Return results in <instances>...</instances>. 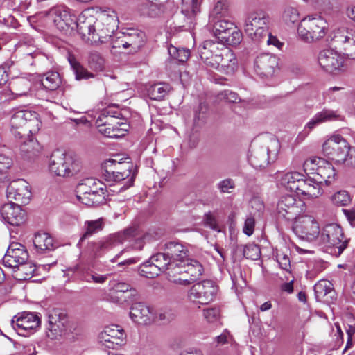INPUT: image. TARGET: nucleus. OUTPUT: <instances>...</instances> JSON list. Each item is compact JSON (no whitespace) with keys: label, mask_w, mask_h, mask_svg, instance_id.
<instances>
[{"label":"nucleus","mask_w":355,"mask_h":355,"mask_svg":"<svg viewBox=\"0 0 355 355\" xmlns=\"http://www.w3.org/2000/svg\"><path fill=\"white\" fill-rule=\"evenodd\" d=\"M118 24L116 12L110 8H87L79 15L76 22L83 38L94 44L108 42Z\"/></svg>","instance_id":"nucleus-1"},{"label":"nucleus","mask_w":355,"mask_h":355,"mask_svg":"<svg viewBox=\"0 0 355 355\" xmlns=\"http://www.w3.org/2000/svg\"><path fill=\"white\" fill-rule=\"evenodd\" d=\"M41 17H46L49 21L53 24L60 31H65L71 27L73 24H76L77 19L75 15L71 13V10L64 5H60L51 8L49 11L42 12L34 16L27 17V24L29 28L37 30V26L35 24Z\"/></svg>","instance_id":"nucleus-2"},{"label":"nucleus","mask_w":355,"mask_h":355,"mask_svg":"<svg viewBox=\"0 0 355 355\" xmlns=\"http://www.w3.org/2000/svg\"><path fill=\"white\" fill-rule=\"evenodd\" d=\"M320 241L336 257L343 252L349 243L342 227L336 223L327 224L322 228Z\"/></svg>","instance_id":"nucleus-3"},{"label":"nucleus","mask_w":355,"mask_h":355,"mask_svg":"<svg viewBox=\"0 0 355 355\" xmlns=\"http://www.w3.org/2000/svg\"><path fill=\"white\" fill-rule=\"evenodd\" d=\"M269 16L263 11L251 12L244 19L243 29L246 34L256 42H262L268 34Z\"/></svg>","instance_id":"nucleus-4"},{"label":"nucleus","mask_w":355,"mask_h":355,"mask_svg":"<svg viewBox=\"0 0 355 355\" xmlns=\"http://www.w3.org/2000/svg\"><path fill=\"white\" fill-rule=\"evenodd\" d=\"M49 166L51 173L62 177L72 176L80 169L78 161L60 150L52 153Z\"/></svg>","instance_id":"nucleus-5"},{"label":"nucleus","mask_w":355,"mask_h":355,"mask_svg":"<svg viewBox=\"0 0 355 355\" xmlns=\"http://www.w3.org/2000/svg\"><path fill=\"white\" fill-rule=\"evenodd\" d=\"M24 120L25 121L24 125L31 136L39 131L41 123L36 112L24 109ZM40 149L41 147L37 141H34L31 137L28 143H24V157H26L28 161H31L38 156Z\"/></svg>","instance_id":"nucleus-6"},{"label":"nucleus","mask_w":355,"mask_h":355,"mask_svg":"<svg viewBox=\"0 0 355 355\" xmlns=\"http://www.w3.org/2000/svg\"><path fill=\"white\" fill-rule=\"evenodd\" d=\"M278 148L279 144L276 139L270 140L265 146H253L248 157L249 162L255 168H265L277 159Z\"/></svg>","instance_id":"nucleus-7"},{"label":"nucleus","mask_w":355,"mask_h":355,"mask_svg":"<svg viewBox=\"0 0 355 355\" xmlns=\"http://www.w3.org/2000/svg\"><path fill=\"white\" fill-rule=\"evenodd\" d=\"M327 23L321 17L304 19L297 28L299 37L304 41L311 42L322 38L327 33Z\"/></svg>","instance_id":"nucleus-8"},{"label":"nucleus","mask_w":355,"mask_h":355,"mask_svg":"<svg viewBox=\"0 0 355 355\" xmlns=\"http://www.w3.org/2000/svg\"><path fill=\"white\" fill-rule=\"evenodd\" d=\"M304 202L293 195L283 196L277 205L279 217L286 220H295L305 209Z\"/></svg>","instance_id":"nucleus-9"},{"label":"nucleus","mask_w":355,"mask_h":355,"mask_svg":"<svg viewBox=\"0 0 355 355\" xmlns=\"http://www.w3.org/2000/svg\"><path fill=\"white\" fill-rule=\"evenodd\" d=\"M22 208L19 203L10 202L5 204L1 209L3 218L12 227L10 229V236L12 239L21 241L22 236Z\"/></svg>","instance_id":"nucleus-10"},{"label":"nucleus","mask_w":355,"mask_h":355,"mask_svg":"<svg viewBox=\"0 0 355 355\" xmlns=\"http://www.w3.org/2000/svg\"><path fill=\"white\" fill-rule=\"evenodd\" d=\"M293 230L301 239L312 241L320 234L318 221L311 216L300 215L293 225Z\"/></svg>","instance_id":"nucleus-11"},{"label":"nucleus","mask_w":355,"mask_h":355,"mask_svg":"<svg viewBox=\"0 0 355 355\" xmlns=\"http://www.w3.org/2000/svg\"><path fill=\"white\" fill-rule=\"evenodd\" d=\"M98 343L105 348L117 349L126 342V334L116 324L105 326L98 336Z\"/></svg>","instance_id":"nucleus-12"},{"label":"nucleus","mask_w":355,"mask_h":355,"mask_svg":"<svg viewBox=\"0 0 355 355\" xmlns=\"http://www.w3.org/2000/svg\"><path fill=\"white\" fill-rule=\"evenodd\" d=\"M322 151L329 158L342 163L349 155V146L340 135H333L323 144Z\"/></svg>","instance_id":"nucleus-13"},{"label":"nucleus","mask_w":355,"mask_h":355,"mask_svg":"<svg viewBox=\"0 0 355 355\" xmlns=\"http://www.w3.org/2000/svg\"><path fill=\"white\" fill-rule=\"evenodd\" d=\"M44 79L37 74H31L28 78H26L24 85L28 87L31 94L36 90L45 88L50 91L55 90L59 87L61 83L60 75L55 71L47 72Z\"/></svg>","instance_id":"nucleus-14"},{"label":"nucleus","mask_w":355,"mask_h":355,"mask_svg":"<svg viewBox=\"0 0 355 355\" xmlns=\"http://www.w3.org/2000/svg\"><path fill=\"white\" fill-rule=\"evenodd\" d=\"M217 290L212 281L205 280L195 284L189 291L187 297L191 302L206 304L214 300Z\"/></svg>","instance_id":"nucleus-15"},{"label":"nucleus","mask_w":355,"mask_h":355,"mask_svg":"<svg viewBox=\"0 0 355 355\" xmlns=\"http://www.w3.org/2000/svg\"><path fill=\"white\" fill-rule=\"evenodd\" d=\"M320 67L329 73L336 74L345 70V59L333 49L321 51L318 56Z\"/></svg>","instance_id":"nucleus-16"},{"label":"nucleus","mask_w":355,"mask_h":355,"mask_svg":"<svg viewBox=\"0 0 355 355\" xmlns=\"http://www.w3.org/2000/svg\"><path fill=\"white\" fill-rule=\"evenodd\" d=\"M226 47L219 42L207 40L199 49L200 57L206 65L214 69L218 68V61Z\"/></svg>","instance_id":"nucleus-17"},{"label":"nucleus","mask_w":355,"mask_h":355,"mask_svg":"<svg viewBox=\"0 0 355 355\" xmlns=\"http://www.w3.org/2000/svg\"><path fill=\"white\" fill-rule=\"evenodd\" d=\"M278 66V58L270 53H261L254 60V69L261 77H272Z\"/></svg>","instance_id":"nucleus-18"},{"label":"nucleus","mask_w":355,"mask_h":355,"mask_svg":"<svg viewBox=\"0 0 355 355\" xmlns=\"http://www.w3.org/2000/svg\"><path fill=\"white\" fill-rule=\"evenodd\" d=\"M161 250L166 252L175 268L184 263L189 257L187 248L179 241H168L161 247Z\"/></svg>","instance_id":"nucleus-19"},{"label":"nucleus","mask_w":355,"mask_h":355,"mask_svg":"<svg viewBox=\"0 0 355 355\" xmlns=\"http://www.w3.org/2000/svg\"><path fill=\"white\" fill-rule=\"evenodd\" d=\"M121 116V114L119 112H114L111 110H105L96 121L99 132L112 138L114 128L116 125V122Z\"/></svg>","instance_id":"nucleus-20"},{"label":"nucleus","mask_w":355,"mask_h":355,"mask_svg":"<svg viewBox=\"0 0 355 355\" xmlns=\"http://www.w3.org/2000/svg\"><path fill=\"white\" fill-rule=\"evenodd\" d=\"M130 317L135 323L142 325L149 324L155 320L153 310L141 302L135 303L132 305Z\"/></svg>","instance_id":"nucleus-21"},{"label":"nucleus","mask_w":355,"mask_h":355,"mask_svg":"<svg viewBox=\"0 0 355 355\" xmlns=\"http://www.w3.org/2000/svg\"><path fill=\"white\" fill-rule=\"evenodd\" d=\"M21 246V243L14 241H12L3 259L5 266L12 268L14 272L18 271L22 264Z\"/></svg>","instance_id":"nucleus-22"},{"label":"nucleus","mask_w":355,"mask_h":355,"mask_svg":"<svg viewBox=\"0 0 355 355\" xmlns=\"http://www.w3.org/2000/svg\"><path fill=\"white\" fill-rule=\"evenodd\" d=\"M124 166V171H116L114 168V170L108 168L107 165L103 173L105 180L107 182H117L130 177L128 180V184L125 187V189L130 187L133 184L135 177V173H132L133 165L132 164H127Z\"/></svg>","instance_id":"nucleus-23"},{"label":"nucleus","mask_w":355,"mask_h":355,"mask_svg":"<svg viewBox=\"0 0 355 355\" xmlns=\"http://www.w3.org/2000/svg\"><path fill=\"white\" fill-rule=\"evenodd\" d=\"M297 194H301L308 198H315L321 196L323 193L320 181L315 178H302L298 183Z\"/></svg>","instance_id":"nucleus-24"},{"label":"nucleus","mask_w":355,"mask_h":355,"mask_svg":"<svg viewBox=\"0 0 355 355\" xmlns=\"http://www.w3.org/2000/svg\"><path fill=\"white\" fill-rule=\"evenodd\" d=\"M334 40L343 43L347 55L352 59H355V28L339 29L335 33Z\"/></svg>","instance_id":"nucleus-25"},{"label":"nucleus","mask_w":355,"mask_h":355,"mask_svg":"<svg viewBox=\"0 0 355 355\" xmlns=\"http://www.w3.org/2000/svg\"><path fill=\"white\" fill-rule=\"evenodd\" d=\"M126 50L129 53H135L145 44L146 37L144 32L135 28H127L123 31Z\"/></svg>","instance_id":"nucleus-26"},{"label":"nucleus","mask_w":355,"mask_h":355,"mask_svg":"<svg viewBox=\"0 0 355 355\" xmlns=\"http://www.w3.org/2000/svg\"><path fill=\"white\" fill-rule=\"evenodd\" d=\"M179 275L187 276L191 282H195L202 275L203 267L197 260L189 259H185V262L178 268Z\"/></svg>","instance_id":"nucleus-27"},{"label":"nucleus","mask_w":355,"mask_h":355,"mask_svg":"<svg viewBox=\"0 0 355 355\" xmlns=\"http://www.w3.org/2000/svg\"><path fill=\"white\" fill-rule=\"evenodd\" d=\"M319 162V168H317V175L314 177L320 181V184L322 186L323 183L326 185L331 184L336 177V171L333 165L323 159L322 161Z\"/></svg>","instance_id":"nucleus-28"},{"label":"nucleus","mask_w":355,"mask_h":355,"mask_svg":"<svg viewBox=\"0 0 355 355\" xmlns=\"http://www.w3.org/2000/svg\"><path fill=\"white\" fill-rule=\"evenodd\" d=\"M35 248L38 252H46L55 248L53 238L47 232L39 231L33 239Z\"/></svg>","instance_id":"nucleus-29"},{"label":"nucleus","mask_w":355,"mask_h":355,"mask_svg":"<svg viewBox=\"0 0 355 355\" xmlns=\"http://www.w3.org/2000/svg\"><path fill=\"white\" fill-rule=\"evenodd\" d=\"M219 71L225 74H232L236 69V58L233 52L227 47L222 52V55L218 60Z\"/></svg>","instance_id":"nucleus-30"},{"label":"nucleus","mask_w":355,"mask_h":355,"mask_svg":"<svg viewBox=\"0 0 355 355\" xmlns=\"http://www.w3.org/2000/svg\"><path fill=\"white\" fill-rule=\"evenodd\" d=\"M338 117V115H337L334 111L324 109L313 116L306 123L305 129H309V131H311L318 125L329 121L336 120Z\"/></svg>","instance_id":"nucleus-31"},{"label":"nucleus","mask_w":355,"mask_h":355,"mask_svg":"<svg viewBox=\"0 0 355 355\" xmlns=\"http://www.w3.org/2000/svg\"><path fill=\"white\" fill-rule=\"evenodd\" d=\"M338 117V115H337L334 111L324 109L313 116L306 123L305 129H309V131H311L318 125L329 121L336 120Z\"/></svg>","instance_id":"nucleus-32"},{"label":"nucleus","mask_w":355,"mask_h":355,"mask_svg":"<svg viewBox=\"0 0 355 355\" xmlns=\"http://www.w3.org/2000/svg\"><path fill=\"white\" fill-rule=\"evenodd\" d=\"M304 175L298 172H288L278 175L279 182L286 189L296 192L298 188V182Z\"/></svg>","instance_id":"nucleus-33"},{"label":"nucleus","mask_w":355,"mask_h":355,"mask_svg":"<svg viewBox=\"0 0 355 355\" xmlns=\"http://www.w3.org/2000/svg\"><path fill=\"white\" fill-rule=\"evenodd\" d=\"M171 87L168 83H157L150 85L147 88V94L152 100L160 101L171 91Z\"/></svg>","instance_id":"nucleus-34"},{"label":"nucleus","mask_w":355,"mask_h":355,"mask_svg":"<svg viewBox=\"0 0 355 355\" xmlns=\"http://www.w3.org/2000/svg\"><path fill=\"white\" fill-rule=\"evenodd\" d=\"M100 182H96L93 178H86L80 182L76 189V197L82 202L83 198L87 197L97 186L101 185Z\"/></svg>","instance_id":"nucleus-35"},{"label":"nucleus","mask_w":355,"mask_h":355,"mask_svg":"<svg viewBox=\"0 0 355 355\" xmlns=\"http://www.w3.org/2000/svg\"><path fill=\"white\" fill-rule=\"evenodd\" d=\"M162 252H158L153 255L150 259L151 262L155 263L157 268L161 272L167 270L171 271L172 269H175L174 263L170 259L166 251L162 250Z\"/></svg>","instance_id":"nucleus-36"},{"label":"nucleus","mask_w":355,"mask_h":355,"mask_svg":"<svg viewBox=\"0 0 355 355\" xmlns=\"http://www.w3.org/2000/svg\"><path fill=\"white\" fill-rule=\"evenodd\" d=\"M230 31H225L219 37L218 40L222 44L225 45H237L239 44L242 39L241 33L236 29V27L233 23L232 26L228 28Z\"/></svg>","instance_id":"nucleus-37"},{"label":"nucleus","mask_w":355,"mask_h":355,"mask_svg":"<svg viewBox=\"0 0 355 355\" xmlns=\"http://www.w3.org/2000/svg\"><path fill=\"white\" fill-rule=\"evenodd\" d=\"M40 318L37 313L24 311V337L26 336L25 332L30 331L33 334L40 327Z\"/></svg>","instance_id":"nucleus-38"},{"label":"nucleus","mask_w":355,"mask_h":355,"mask_svg":"<svg viewBox=\"0 0 355 355\" xmlns=\"http://www.w3.org/2000/svg\"><path fill=\"white\" fill-rule=\"evenodd\" d=\"M107 190L102 187H96L87 197L83 198L82 203L88 206H96L105 200Z\"/></svg>","instance_id":"nucleus-39"},{"label":"nucleus","mask_w":355,"mask_h":355,"mask_svg":"<svg viewBox=\"0 0 355 355\" xmlns=\"http://www.w3.org/2000/svg\"><path fill=\"white\" fill-rule=\"evenodd\" d=\"M209 26L214 36L218 38L225 31H230L228 28L232 26V22L223 18L209 17Z\"/></svg>","instance_id":"nucleus-40"},{"label":"nucleus","mask_w":355,"mask_h":355,"mask_svg":"<svg viewBox=\"0 0 355 355\" xmlns=\"http://www.w3.org/2000/svg\"><path fill=\"white\" fill-rule=\"evenodd\" d=\"M200 0H182V13L192 19L200 12Z\"/></svg>","instance_id":"nucleus-41"},{"label":"nucleus","mask_w":355,"mask_h":355,"mask_svg":"<svg viewBox=\"0 0 355 355\" xmlns=\"http://www.w3.org/2000/svg\"><path fill=\"white\" fill-rule=\"evenodd\" d=\"M114 245L112 238L109 237L92 244V252L94 257H101Z\"/></svg>","instance_id":"nucleus-42"},{"label":"nucleus","mask_w":355,"mask_h":355,"mask_svg":"<svg viewBox=\"0 0 355 355\" xmlns=\"http://www.w3.org/2000/svg\"><path fill=\"white\" fill-rule=\"evenodd\" d=\"M48 322L51 324L59 325L60 327H65L67 322V314L64 311L59 309H53L49 311L48 314Z\"/></svg>","instance_id":"nucleus-43"},{"label":"nucleus","mask_w":355,"mask_h":355,"mask_svg":"<svg viewBox=\"0 0 355 355\" xmlns=\"http://www.w3.org/2000/svg\"><path fill=\"white\" fill-rule=\"evenodd\" d=\"M69 61L77 80L94 78L93 73L88 71V70L83 67L75 58H70Z\"/></svg>","instance_id":"nucleus-44"},{"label":"nucleus","mask_w":355,"mask_h":355,"mask_svg":"<svg viewBox=\"0 0 355 355\" xmlns=\"http://www.w3.org/2000/svg\"><path fill=\"white\" fill-rule=\"evenodd\" d=\"M314 292L318 300L333 292L332 284L327 280L322 279L314 286Z\"/></svg>","instance_id":"nucleus-45"},{"label":"nucleus","mask_w":355,"mask_h":355,"mask_svg":"<svg viewBox=\"0 0 355 355\" xmlns=\"http://www.w3.org/2000/svg\"><path fill=\"white\" fill-rule=\"evenodd\" d=\"M160 272V270L157 268L155 263L151 262L150 259L148 261L144 263L139 269L140 275L149 279L157 277Z\"/></svg>","instance_id":"nucleus-46"},{"label":"nucleus","mask_w":355,"mask_h":355,"mask_svg":"<svg viewBox=\"0 0 355 355\" xmlns=\"http://www.w3.org/2000/svg\"><path fill=\"white\" fill-rule=\"evenodd\" d=\"M137 229L135 227L127 228L123 232H118L111 236L114 243H123L133 239L137 236Z\"/></svg>","instance_id":"nucleus-47"},{"label":"nucleus","mask_w":355,"mask_h":355,"mask_svg":"<svg viewBox=\"0 0 355 355\" xmlns=\"http://www.w3.org/2000/svg\"><path fill=\"white\" fill-rule=\"evenodd\" d=\"M229 15V4L227 0H218L209 17L223 18Z\"/></svg>","instance_id":"nucleus-48"},{"label":"nucleus","mask_w":355,"mask_h":355,"mask_svg":"<svg viewBox=\"0 0 355 355\" xmlns=\"http://www.w3.org/2000/svg\"><path fill=\"white\" fill-rule=\"evenodd\" d=\"M351 200L349 193L345 190L338 191L331 196V202L339 207L347 206L350 203Z\"/></svg>","instance_id":"nucleus-49"},{"label":"nucleus","mask_w":355,"mask_h":355,"mask_svg":"<svg viewBox=\"0 0 355 355\" xmlns=\"http://www.w3.org/2000/svg\"><path fill=\"white\" fill-rule=\"evenodd\" d=\"M103 223L101 219L88 221L85 223V232L80 238L83 241L93 234L101 231L103 229Z\"/></svg>","instance_id":"nucleus-50"},{"label":"nucleus","mask_w":355,"mask_h":355,"mask_svg":"<svg viewBox=\"0 0 355 355\" xmlns=\"http://www.w3.org/2000/svg\"><path fill=\"white\" fill-rule=\"evenodd\" d=\"M89 64L96 71H102L104 68L105 60L97 51H90L88 59Z\"/></svg>","instance_id":"nucleus-51"},{"label":"nucleus","mask_w":355,"mask_h":355,"mask_svg":"<svg viewBox=\"0 0 355 355\" xmlns=\"http://www.w3.org/2000/svg\"><path fill=\"white\" fill-rule=\"evenodd\" d=\"M19 181L15 180L8 186L7 187V198L12 201V200H16L17 202H20L22 200V196L21 193V189L18 187Z\"/></svg>","instance_id":"nucleus-52"},{"label":"nucleus","mask_w":355,"mask_h":355,"mask_svg":"<svg viewBox=\"0 0 355 355\" xmlns=\"http://www.w3.org/2000/svg\"><path fill=\"white\" fill-rule=\"evenodd\" d=\"M241 250H243V256L252 260H257L261 256L259 247L255 244H249L244 247L240 246Z\"/></svg>","instance_id":"nucleus-53"},{"label":"nucleus","mask_w":355,"mask_h":355,"mask_svg":"<svg viewBox=\"0 0 355 355\" xmlns=\"http://www.w3.org/2000/svg\"><path fill=\"white\" fill-rule=\"evenodd\" d=\"M64 331L65 327H60L59 325L58 326L56 324L54 325V324H51V323L48 322L46 336L49 339L51 340H59L62 336Z\"/></svg>","instance_id":"nucleus-54"},{"label":"nucleus","mask_w":355,"mask_h":355,"mask_svg":"<svg viewBox=\"0 0 355 355\" xmlns=\"http://www.w3.org/2000/svg\"><path fill=\"white\" fill-rule=\"evenodd\" d=\"M178 268H175V269H172L171 271L168 272V280L175 284L184 286L191 284V281L187 276L179 275L178 272Z\"/></svg>","instance_id":"nucleus-55"},{"label":"nucleus","mask_w":355,"mask_h":355,"mask_svg":"<svg viewBox=\"0 0 355 355\" xmlns=\"http://www.w3.org/2000/svg\"><path fill=\"white\" fill-rule=\"evenodd\" d=\"M216 188L220 193H232L236 188L235 181L230 178H227L216 184Z\"/></svg>","instance_id":"nucleus-56"},{"label":"nucleus","mask_w":355,"mask_h":355,"mask_svg":"<svg viewBox=\"0 0 355 355\" xmlns=\"http://www.w3.org/2000/svg\"><path fill=\"white\" fill-rule=\"evenodd\" d=\"M168 53L171 57L181 62L187 61L190 55V53L188 49H180L173 46L168 47Z\"/></svg>","instance_id":"nucleus-57"},{"label":"nucleus","mask_w":355,"mask_h":355,"mask_svg":"<svg viewBox=\"0 0 355 355\" xmlns=\"http://www.w3.org/2000/svg\"><path fill=\"white\" fill-rule=\"evenodd\" d=\"M283 19L287 24H293L299 20L297 10L293 7H288L283 13Z\"/></svg>","instance_id":"nucleus-58"},{"label":"nucleus","mask_w":355,"mask_h":355,"mask_svg":"<svg viewBox=\"0 0 355 355\" xmlns=\"http://www.w3.org/2000/svg\"><path fill=\"white\" fill-rule=\"evenodd\" d=\"M251 211L250 214L260 217L264 210L263 201L258 197H254L250 201Z\"/></svg>","instance_id":"nucleus-59"},{"label":"nucleus","mask_w":355,"mask_h":355,"mask_svg":"<svg viewBox=\"0 0 355 355\" xmlns=\"http://www.w3.org/2000/svg\"><path fill=\"white\" fill-rule=\"evenodd\" d=\"M142 15L150 17H155L159 15L160 10L156 3L149 1L146 4L142 6L141 8Z\"/></svg>","instance_id":"nucleus-60"},{"label":"nucleus","mask_w":355,"mask_h":355,"mask_svg":"<svg viewBox=\"0 0 355 355\" xmlns=\"http://www.w3.org/2000/svg\"><path fill=\"white\" fill-rule=\"evenodd\" d=\"M322 160L323 158L317 157L306 159L303 164L304 171L314 173L315 176L317 175V168H319L318 161Z\"/></svg>","instance_id":"nucleus-61"},{"label":"nucleus","mask_w":355,"mask_h":355,"mask_svg":"<svg viewBox=\"0 0 355 355\" xmlns=\"http://www.w3.org/2000/svg\"><path fill=\"white\" fill-rule=\"evenodd\" d=\"M130 289V285L125 282L116 283L113 286V293L115 297L120 298V300L123 298V296L128 293Z\"/></svg>","instance_id":"nucleus-62"},{"label":"nucleus","mask_w":355,"mask_h":355,"mask_svg":"<svg viewBox=\"0 0 355 355\" xmlns=\"http://www.w3.org/2000/svg\"><path fill=\"white\" fill-rule=\"evenodd\" d=\"M37 275V268L35 263L24 262V281L31 279Z\"/></svg>","instance_id":"nucleus-63"},{"label":"nucleus","mask_w":355,"mask_h":355,"mask_svg":"<svg viewBox=\"0 0 355 355\" xmlns=\"http://www.w3.org/2000/svg\"><path fill=\"white\" fill-rule=\"evenodd\" d=\"M218 96L219 99L224 100L229 103H236L241 101V98L239 95L236 92L229 89L220 92Z\"/></svg>","instance_id":"nucleus-64"}]
</instances>
